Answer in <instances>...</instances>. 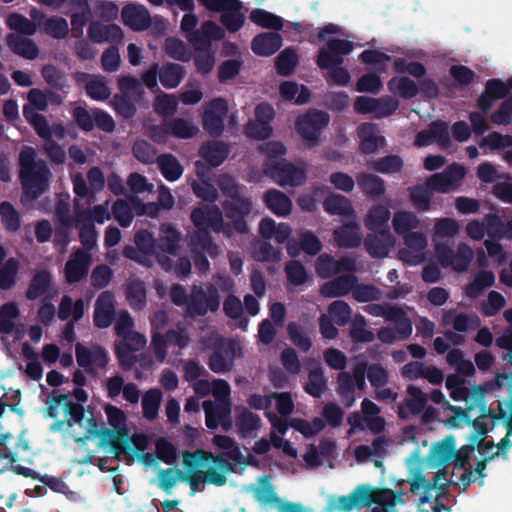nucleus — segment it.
<instances>
[{
  "instance_id": "obj_1",
  "label": "nucleus",
  "mask_w": 512,
  "mask_h": 512,
  "mask_svg": "<svg viewBox=\"0 0 512 512\" xmlns=\"http://www.w3.org/2000/svg\"><path fill=\"white\" fill-rule=\"evenodd\" d=\"M404 492H394L389 488L373 487L369 484H360L348 495L338 497L331 505L333 509L341 512H349L356 509L369 507L372 504L380 508H373L372 512H397L395 506L406 501Z\"/></svg>"
},
{
  "instance_id": "obj_2",
  "label": "nucleus",
  "mask_w": 512,
  "mask_h": 512,
  "mask_svg": "<svg viewBox=\"0 0 512 512\" xmlns=\"http://www.w3.org/2000/svg\"><path fill=\"white\" fill-rule=\"evenodd\" d=\"M218 186L225 199L221 205L225 216L232 221L233 228L240 234L248 232L245 218L252 211V200L243 195L245 186L238 183L231 175L223 174L219 177Z\"/></svg>"
},
{
  "instance_id": "obj_3",
  "label": "nucleus",
  "mask_w": 512,
  "mask_h": 512,
  "mask_svg": "<svg viewBox=\"0 0 512 512\" xmlns=\"http://www.w3.org/2000/svg\"><path fill=\"white\" fill-rule=\"evenodd\" d=\"M19 165L24 193L35 200L48 189L50 171L44 161H36V151L30 146L20 151Z\"/></svg>"
},
{
  "instance_id": "obj_4",
  "label": "nucleus",
  "mask_w": 512,
  "mask_h": 512,
  "mask_svg": "<svg viewBox=\"0 0 512 512\" xmlns=\"http://www.w3.org/2000/svg\"><path fill=\"white\" fill-rule=\"evenodd\" d=\"M445 478V469L439 470L431 479H427L420 471L415 472L412 479L409 480V483L410 491L413 494L419 493L420 490L422 491L418 505L430 503L435 499V505L432 507L433 512L448 510L444 504L438 501L440 495L444 493L451 484H454L451 481L441 482L445 480Z\"/></svg>"
},
{
  "instance_id": "obj_5",
  "label": "nucleus",
  "mask_w": 512,
  "mask_h": 512,
  "mask_svg": "<svg viewBox=\"0 0 512 512\" xmlns=\"http://www.w3.org/2000/svg\"><path fill=\"white\" fill-rule=\"evenodd\" d=\"M329 122L330 116L327 112L310 109L296 118L295 129L306 142L314 146L318 143L323 129L328 126Z\"/></svg>"
},
{
  "instance_id": "obj_6",
  "label": "nucleus",
  "mask_w": 512,
  "mask_h": 512,
  "mask_svg": "<svg viewBox=\"0 0 512 512\" xmlns=\"http://www.w3.org/2000/svg\"><path fill=\"white\" fill-rule=\"evenodd\" d=\"M105 413L107 415L109 425L116 431L103 429V435L109 437V443L112 451L116 455H120L125 452V449L129 444V438L125 428L126 415L120 408L113 405H107L105 407Z\"/></svg>"
},
{
  "instance_id": "obj_7",
  "label": "nucleus",
  "mask_w": 512,
  "mask_h": 512,
  "mask_svg": "<svg viewBox=\"0 0 512 512\" xmlns=\"http://www.w3.org/2000/svg\"><path fill=\"white\" fill-rule=\"evenodd\" d=\"M263 171L280 186H299L306 179L304 171L286 159L264 162Z\"/></svg>"
},
{
  "instance_id": "obj_8",
  "label": "nucleus",
  "mask_w": 512,
  "mask_h": 512,
  "mask_svg": "<svg viewBox=\"0 0 512 512\" xmlns=\"http://www.w3.org/2000/svg\"><path fill=\"white\" fill-rule=\"evenodd\" d=\"M228 103L224 98H214L206 103L202 114V126L212 137H219L225 129Z\"/></svg>"
},
{
  "instance_id": "obj_9",
  "label": "nucleus",
  "mask_w": 512,
  "mask_h": 512,
  "mask_svg": "<svg viewBox=\"0 0 512 512\" xmlns=\"http://www.w3.org/2000/svg\"><path fill=\"white\" fill-rule=\"evenodd\" d=\"M76 361L79 367L83 368L89 375H96V369H104L109 361L106 349L95 344L91 348L78 342L75 345Z\"/></svg>"
},
{
  "instance_id": "obj_10",
  "label": "nucleus",
  "mask_w": 512,
  "mask_h": 512,
  "mask_svg": "<svg viewBox=\"0 0 512 512\" xmlns=\"http://www.w3.org/2000/svg\"><path fill=\"white\" fill-rule=\"evenodd\" d=\"M204 288L202 285H193L189 294L187 313L192 317L205 316L208 312L215 313L219 310L221 297L218 289H212L208 295L207 304L204 305Z\"/></svg>"
},
{
  "instance_id": "obj_11",
  "label": "nucleus",
  "mask_w": 512,
  "mask_h": 512,
  "mask_svg": "<svg viewBox=\"0 0 512 512\" xmlns=\"http://www.w3.org/2000/svg\"><path fill=\"white\" fill-rule=\"evenodd\" d=\"M237 351V343L233 340H221L214 345L208 360L209 368L215 373H227L232 370Z\"/></svg>"
},
{
  "instance_id": "obj_12",
  "label": "nucleus",
  "mask_w": 512,
  "mask_h": 512,
  "mask_svg": "<svg viewBox=\"0 0 512 512\" xmlns=\"http://www.w3.org/2000/svg\"><path fill=\"white\" fill-rule=\"evenodd\" d=\"M466 174L465 168L458 164L448 165L442 172L435 173L427 179V185L436 192H450Z\"/></svg>"
},
{
  "instance_id": "obj_13",
  "label": "nucleus",
  "mask_w": 512,
  "mask_h": 512,
  "mask_svg": "<svg viewBox=\"0 0 512 512\" xmlns=\"http://www.w3.org/2000/svg\"><path fill=\"white\" fill-rule=\"evenodd\" d=\"M116 318V300L112 291L101 292L94 304L93 324L98 329H106Z\"/></svg>"
},
{
  "instance_id": "obj_14",
  "label": "nucleus",
  "mask_w": 512,
  "mask_h": 512,
  "mask_svg": "<svg viewBox=\"0 0 512 512\" xmlns=\"http://www.w3.org/2000/svg\"><path fill=\"white\" fill-rule=\"evenodd\" d=\"M356 262L353 258L344 256L336 260L332 255L324 253L315 262V271L321 279H328L340 272H354Z\"/></svg>"
},
{
  "instance_id": "obj_15",
  "label": "nucleus",
  "mask_w": 512,
  "mask_h": 512,
  "mask_svg": "<svg viewBox=\"0 0 512 512\" xmlns=\"http://www.w3.org/2000/svg\"><path fill=\"white\" fill-rule=\"evenodd\" d=\"M190 219L198 230H213L216 233L222 231L223 214L220 208L213 205H204L192 210Z\"/></svg>"
},
{
  "instance_id": "obj_16",
  "label": "nucleus",
  "mask_w": 512,
  "mask_h": 512,
  "mask_svg": "<svg viewBox=\"0 0 512 512\" xmlns=\"http://www.w3.org/2000/svg\"><path fill=\"white\" fill-rule=\"evenodd\" d=\"M91 262L92 256L90 253L82 249L74 251L64 266L66 281L69 284H74L86 278Z\"/></svg>"
},
{
  "instance_id": "obj_17",
  "label": "nucleus",
  "mask_w": 512,
  "mask_h": 512,
  "mask_svg": "<svg viewBox=\"0 0 512 512\" xmlns=\"http://www.w3.org/2000/svg\"><path fill=\"white\" fill-rule=\"evenodd\" d=\"M407 394L408 397L398 405V417L402 420H408L411 416L419 415L428 401L427 395L417 386L409 385Z\"/></svg>"
},
{
  "instance_id": "obj_18",
  "label": "nucleus",
  "mask_w": 512,
  "mask_h": 512,
  "mask_svg": "<svg viewBox=\"0 0 512 512\" xmlns=\"http://www.w3.org/2000/svg\"><path fill=\"white\" fill-rule=\"evenodd\" d=\"M364 239V246L372 258H384L388 255L395 239L390 230L371 231Z\"/></svg>"
},
{
  "instance_id": "obj_19",
  "label": "nucleus",
  "mask_w": 512,
  "mask_h": 512,
  "mask_svg": "<svg viewBox=\"0 0 512 512\" xmlns=\"http://www.w3.org/2000/svg\"><path fill=\"white\" fill-rule=\"evenodd\" d=\"M123 23L134 31H144L151 24L149 11L143 5L127 4L121 12Z\"/></svg>"
},
{
  "instance_id": "obj_20",
  "label": "nucleus",
  "mask_w": 512,
  "mask_h": 512,
  "mask_svg": "<svg viewBox=\"0 0 512 512\" xmlns=\"http://www.w3.org/2000/svg\"><path fill=\"white\" fill-rule=\"evenodd\" d=\"M28 449V441L22 436L0 433V460L17 462L20 459V454Z\"/></svg>"
},
{
  "instance_id": "obj_21",
  "label": "nucleus",
  "mask_w": 512,
  "mask_h": 512,
  "mask_svg": "<svg viewBox=\"0 0 512 512\" xmlns=\"http://www.w3.org/2000/svg\"><path fill=\"white\" fill-rule=\"evenodd\" d=\"M229 152V146L220 140L207 141L199 148V156L211 167H218L223 164Z\"/></svg>"
},
{
  "instance_id": "obj_22",
  "label": "nucleus",
  "mask_w": 512,
  "mask_h": 512,
  "mask_svg": "<svg viewBox=\"0 0 512 512\" xmlns=\"http://www.w3.org/2000/svg\"><path fill=\"white\" fill-rule=\"evenodd\" d=\"M322 247L320 239L312 231L306 230L299 234L298 241L288 242L287 252L291 257H296L300 250L314 256L322 250Z\"/></svg>"
},
{
  "instance_id": "obj_23",
  "label": "nucleus",
  "mask_w": 512,
  "mask_h": 512,
  "mask_svg": "<svg viewBox=\"0 0 512 512\" xmlns=\"http://www.w3.org/2000/svg\"><path fill=\"white\" fill-rule=\"evenodd\" d=\"M282 37L277 32H265L256 35L251 42V49L258 56L268 57L282 46Z\"/></svg>"
},
{
  "instance_id": "obj_24",
  "label": "nucleus",
  "mask_w": 512,
  "mask_h": 512,
  "mask_svg": "<svg viewBox=\"0 0 512 512\" xmlns=\"http://www.w3.org/2000/svg\"><path fill=\"white\" fill-rule=\"evenodd\" d=\"M357 281L354 274L341 275L324 283L320 288V293L327 298L345 296L353 290Z\"/></svg>"
},
{
  "instance_id": "obj_25",
  "label": "nucleus",
  "mask_w": 512,
  "mask_h": 512,
  "mask_svg": "<svg viewBox=\"0 0 512 512\" xmlns=\"http://www.w3.org/2000/svg\"><path fill=\"white\" fill-rule=\"evenodd\" d=\"M53 289L52 274L47 269L38 270L32 276L25 297L29 301L48 294Z\"/></svg>"
},
{
  "instance_id": "obj_26",
  "label": "nucleus",
  "mask_w": 512,
  "mask_h": 512,
  "mask_svg": "<svg viewBox=\"0 0 512 512\" xmlns=\"http://www.w3.org/2000/svg\"><path fill=\"white\" fill-rule=\"evenodd\" d=\"M181 241V233L170 223L162 225L161 234L156 238V254L176 255Z\"/></svg>"
},
{
  "instance_id": "obj_27",
  "label": "nucleus",
  "mask_w": 512,
  "mask_h": 512,
  "mask_svg": "<svg viewBox=\"0 0 512 512\" xmlns=\"http://www.w3.org/2000/svg\"><path fill=\"white\" fill-rule=\"evenodd\" d=\"M235 425L238 435L241 438H249L253 432L261 426V418L259 415L251 412L246 407L236 408Z\"/></svg>"
},
{
  "instance_id": "obj_28",
  "label": "nucleus",
  "mask_w": 512,
  "mask_h": 512,
  "mask_svg": "<svg viewBox=\"0 0 512 512\" xmlns=\"http://www.w3.org/2000/svg\"><path fill=\"white\" fill-rule=\"evenodd\" d=\"M7 45L14 54L28 60H34L39 55V48L35 42L20 34H9L7 36Z\"/></svg>"
},
{
  "instance_id": "obj_29",
  "label": "nucleus",
  "mask_w": 512,
  "mask_h": 512,
  "mask_svg": "<svg viewBox=\"0 0 512 512\" xmlns=\"http://www.w3.org/2000/svg\"><path fill=\"white\" fill-rule=\"evenodd\" d=\"M266 207L275 215L285 217L292 211V201L283 192L276 189H269L263 197Z\"/></svg>"
},
{
  "instance_id": "obj_30",
  "label": "nucleus",
  "mask_w": 512,
  "mask_h": 512,
  "mask_svg": "<svg viewBox=\"0 0 512 512\" xmlns=\"http://www.w3.org/2000/svg\"><path fill=\"white\" fill-rule=\"evenodd\" d=\"M334 239L341 248H356L362 240L360 227L355 222L345 223L334 231Z\"/></svg>"
},
{
  "instance_id": "obj_31",
  "label": "nucleus",
  "mask_w": 512,
  "mask_h": 512,
  "mask_svg": "<svg viewBox=\"0 0 512 512\" xmlns=\"http://www.w3.org/2000/svg\"><path fill=\"white\" fill-rule=\"evenodd\" d=\"M125 297L132 310H143L147 305V289L144 281L130 280L126 285Z\"/></svg>"
},
{
  "instance_id": "obj_32",
  "label": "nucleus",
  "mask_w": 512,
  "mask_h": 512,
  "mask_svg": "<svg viewBox=\"0 0 512 512\" xmlns=\"http://www.w3.org/2000/svg\"><path fill=\"white\" fill-rule=\"evenodd\" d=\"M510 213L511 216L506 223L495 213H489L484 216L489 238L512 240V212Z\"/></svg>"
},
{
  "instance_id": "obj_33",
  "label": "nucleus",
  "mask_w": 512,
  "mask_h": 512,
  "mask_svg": "<svg viewBox=\"0 0 512 512\" xmlns=\"http://www.w3.org/2000/svg\"><path fill=\"white\" fill-rule=\"evenodd\" d=\"M236 2L228 3V7L221 11L220 21L230 33L240 30L245 22V16L241 12L243 8L242 2L240 0H236Z\"/></svg>"
},
{
  "instance_id": "obj_34",
  "label": "nucleus",
  "mask_w": 512,
  "mask_h": 512,
  "mask_svg": "<svg viewBox=\"0 0 512 512\" xmlns=\"http://www.w3.org/2000/svg\"><path fill=\"white\" fill-rule=\"evenodd\" d=\"M357 134L360 139L359 149L361 153L371 154L377 150L379 140L382 138L377 135V128L374 124H360L357 129Z\"/></svg>"
},
{
  "instance_id": "obj_35",
  "label": "nucleus",
  "mask_w": 512,
  "mask_h": 512,
  "mask_svg": "<svg viewBox=\"0 0 512 512\" xmlns=\"http://www.w3.org/2000/svg\"><path fill=\"white\" fill-rule=\"evenodd\" d=\"M387 87L391 93L403 99H412L419 93L418 85L407 76L392 77Z\"/></svg>"
},
{
  "instance_id": "obj_36",
  "label": "nucleus",
  "mask_w": 512,
  "mask_h": 512,
  "mask_svg": "<svg viewBox=\"0 0 512 512\" xmlns=\"http://www.w3.org/2000/svg\"><path fill=\"white\" fill-rule=\"evenodd\" d=\"M279 94L283 100L294 101L298 105L309 101L311 93L305 85H298L292 81H284L279 87Z\"/></svg>"
},
{
  "instance_id": "obj_37",
  "label": "nucleus",
  "mask_w": 512,
  "mask_h": 512,
  "mask_svg": "<svg viewBox=\"0 0 512 512\" xmlns=\"http://www.w3.org/2000/svg\"><path fill=\"white\" fill-rule=\"evenodd\" d=\"M390 210L384 205H374L364 219L365 227L370 231L389 230L388 221L390 219Z\"/></svg>"
},
{
  "instance_id": "obj_38",
  "label": "nucleus",
  "mask_w": 512,
  "mask_h": 512,
  "mask_svg": "<svg viewBox=\"0 0 512 512\" xmlns=\"http://www.w3.org/2000/svg\"><path fill=\"white\" fill-rule=\"evenodd\" d=\"M357 183L362 192L373 199L385 193V182L377 175L362 173L357 177Z\"/></svg>"
},
{
  "instance_id": "obj_39",
  "label": "nucleus",
  "mask_w": 512,
  "mask_h": 512,
  "mask_svg": "<svg viewBox=\"0 0 512 512\" xmlns=\"http://www.w3.org/2000/svg\"><path fill=\"white\" fill-rule=\"evenodd\" d=\"M184 75V68L176 63H165L159 69V80L166 89L176 88L183 80Z\"/></svg>"
},
{
  "instance_id": "obj_40",
  "label": "nucleus",
  "mask_w": 512,
  "mask_h": 512,
  "mask_svg": "<svg viewBox=\"0 0 512 512\" xmlns=\"http://www.w3.org/2000/svg\"><path fill=\"white\" fill-rule=\"evenodd\" d=\"M324 210L330 215L349 217L354 213L351 201L340 194H332L323 201Z\"/></svg>"
},
{
  "instance_id": "obj_41",
  "label": "nucleus",
  "mask_w": 512,
  "mask_h": 512,
  "mask_svg": "<svg viewBox=\"0 0 512 512\" xmlns=\"http://www.w3.org/2000/svg\"><path fill=\"white\" fill-rule=\"evenodd\" d=\"M337 387L336 392L341 398L342 402L346 407H351L354 405L356 401L355 397V385L353 382V377L351 373L346 371H341L337 375Z\"/></svg>"
},
{
  "instance_id": "obj_42",
  "label": "nucleus",
  "mask_w": 512,
  "mask_h": 512,
  "mask_svg": "<svg viewBox=\"0 0 512 512\" xmlns=\"http://www.w3.org/2000/svg\"><path fill=\"white\" fill-rule=\"evenodd\" d=\"M349 336L353 343H370L375 339L374 333L367 328V321L361 314H357L351 320Z\"/></svg>"
},
{
  "instance_id": "obj_43",
  "label": "nucleus",
  "mask_w": 512,
  "mask_h": 512,
  "mask_svg": "<svg viewBox=\"0 0 512 512\" xmlns=\"http://www.w3.org/2000/svg\"><path fill=\"white\" fill-rule=\"evenodd\" d=\"M157 164L163 177L170 182L178 180L183 173V167L172 154H161L157 157Z\"/></svg>"
},
{
  "instance_id": "obj_44",
  "label": "nucleus",
  "mask_w": 512,
  "mask_h": 512,
  "mask_svg": "<svg viewBox=\"0 0 512 512\" xmlns=\"http://www.w3.org/2000/svg\"><path fill=\"white\" fill-rule=\"evenodd\" d=\"M409 195L411 202L418 211L426 212L431 209L433 190L427 185V182L410 187Z\"/></svg>"
},
{
  "instance_id": "obj_45",
  "label": "nucleus",
  "mask_w": 512,
  "mask_h": 512,
  "mask_svg": "<svg viewBox=\"0 0 512 512\" xmlns=\"http://www.w3.org/2000/svg\"><path fill=\"white\" fill-rule=\"evenodd\" d=\"M253 497L260 504H275V506L281 500L271 484V477L269 475L260 478L259 486L253 489Z\"/></svg>"
},
{
  "instance_id": "obj_46",
  "label": "nucleus",
  "mask_w": 512,
  "mask_h": 512,
  "mask_svg": "<svg viewBox=\"0 0 512 512\" xmlns=\"http://www.w3.org/2000/svg\"><path fill=\"white\" fill-rule=\"evenodd\" d=\"M392 224L395 233L402 236L417 229L420 226V220L414 212L398 211L393 216Z\"/></svg>"
},
{
  "instance_id": "obj_47",
  "label": "nucleus",
  "mask_w": 512,
  "mask_h": 512,
  "mask_svg": "<svg viewBox=\"0 0 512 512\" xmlns=\"http://www.w3.org/2000/svg\"><path fill=\"white\" fill-rule=\"evenodd\" d=\"M289 424L290 427L301 433L307 439L314 437L325 427V422L319 417L313 418L311 422L303 418H292Z\"/></svg>"
},
{
  "instance_id": "obj_48",
  "label": "nucleus",
  "mask_w": 512,
  "mask_h": 512,
  "mask_svg": "<svg viewBox=\"0 0 512 512\" xmlns=\"http://www.w3.org/2000/svg\"><path fill=\"white\" fill-rule=\"evenodd\" d=\"M20 262L11 257L0 267V290H9L17 282Z\"/></svg>"
},
{
  "instance_id": "obj_49",
  "label": "nucleus",
  "mask_w": 512,
  "mask_h": 512,
  "mask_svg": "<svg viewBox=\"0 0 512 512\" xmlns=\"http://www.w3.org/2000/svg\"><path fill=\"white\" fill-rule=\"evenodd\" d=\"M20 310L16 302H7L0 307V332L11 334L15 329V320Z\"/></svg>"
},
{
  "instance_id": "obj_50",
  "label": "nucleus",
  "mask_w": 512,
  "mask_h": 512,
  "mask_svg": "<svg viewBox=\"0 0 512 512\" xmlns=\"http://www.w3.org/2000/svg\"><path fill=\"white\" fill-rule=\"evenodd\" d=\"M495 282V275L490 270H481L466 287V295L470 298L478 297L484 289L491 287Z\"/></svg>"
},
{
  "instance_id": "obj_51",
  "label": "nucleus",
  "mask_w": 512,
  "mask_h": 512,
  "mask_svg": "<svg viewBox=\"0 0 512 512\" xmlns=\"http://www.w3.org/2000/svg\"><path fill=\"white\" fill-rule=\"evenodd\" d=\"M167 128L171 135L181 139L192 138L199 132V128L191 120L184 118L172 119Z\"/></svg>"
},
{
  "instance_id": "obj_52",
  "label": "nucleus",
  "mask_w": 512,
  "mask_h": 512,
  "mask_svg": "<svg viewBox=\"0 0 512 512\" xmlns=\"http://www.w3.org/2000/svg\"><path fill=\"white\" fill-rule=\"evenodd\" d=\"M162 392L158 388L149 389L142 398L143 416L147 420H154L158 415V410L162 400Z\"/></svg>"
},
{
  "instance_id": "obj_53",
  "label": "nucleus",
  "mask_w": 512,
  "mask_h": 512,
  "mask_svg": "<svg viewBox=\"0 0 512 512\" xmlns=\"http://www.w3.org/2000/svg\"><path fill=\"white\" fill-rule=\"evenodd\" d=\"M446 388L450 393V397L454 401L468 402L470 398V390L465 385V380L458 374H450L446 378Z\"/></svg>"
},
{
  "instance_id": "obj_54",
  "label": "nucleus",
  "mask_w": 512,
  "mask_h": 512,
  "mask_svg": "<svg viewBox=\"0 0 512 512\" xmlns=\"http://www.w3.org/2000/svg\"><path fill=\"white\" fill-rule=\"evenodd\" d=\"M327 388L323 370L320 367L311 369L308 373V382L304 390L314 398H320Z\"/></svg>"
},
{
  "instance_id": "obj_55",
  "label": "nucleus",
  "mask_w": 512,
  "mask_h": 512,
  "mask_svg": "<svg viewBox=\"0 0 512 512\" xmlns=\"http://www.w3.org/2000/svg\"><path fill=\"white\" fill-rule=\"evenodd\" d=\"M164 335L168 346H176L180 350L187 348L191 342L188 327L183 322H178L176 328L167 330Z\"/></svg>"
},
{
  "instance_id": "obj_56",
  "label": "nucleus",
  "mask_w": 512,
  "mask_h": 512,
  "mask_svg": "<svg viewBox=\"0 0 512 512\" xmlns=\"http://www.w3.org/2000/svg\"><path fill=\"white\" fill-rule=\"evenodd\" d=\"M0 218L7 232L14 233L19 230L21 226L20 215L10 202L3 201L0 203Z\"/></svg>"
},
{
  "instance_id": "obj_57",
  "label": "nucleus",
  "mask_w": 512,
  "mask_h": 512,
  "mask_svg": "<svg viewBox=\"0 0 512 512\" xmlns=\"http://www.w3.org/2000/svg\"><path fill=\"white\" fill-rule=\"evenodd\" d=\"M297 64V53L291 48H286L277 56L275 61V69L279 75L289 76L293 73Z\"/></svg>"
},
{
  "instance_id": "obj_58",
  "label": "nucleus",
  "mask_w": 512,
  "mask_h": 512,
  "mask_svg": "<svg viewBox=\"0 0 512 512\" xmlns=\"http://www.w3.org/2000/svg\"><path fill=\"white\" fill-rule=\"evenodd\" d=\"M404 166V161L399 155L391 154L381 157L373 162L372 168L382 174L399 173Z\"/></svg>"
},
{
  "instance_id": "obj_59",
  "label": "nucleus",
  "mask_w": 512,
  "mask_h": 512,
  "mask_svg": "<svg viewBox=\"0 0 512 512\" xmlns=\"http://www.w3.org/2000/svg\"><path fill=\"white\" fill-rule=\"evenodd\" d=\"M186 475L182 470L175 468L160 469L158 472V487L170 494L178 481H184Z\"/></svg>"
},
{
  "instance_id": "obj_60",
  "label": "nucleus",
  "mask_w": 512,
  "mask_h": 512,
  "mask_svg": "<svg viewBox=\"0 0 512 512\" xmlns=\"http://www.w3.org/2000/svg\"><path fill=\"white\" fill-rule=\"evenodd\" d=\"M6 23L11 30L22 35L32 36L37 31V24L19 13H11Z\"/></svg>"
},
{
  "instance_id": "obj_61",
  "label": "nucleus",
  "mask_w": 512,
  "mask_h": 512,
  "mask_svg": "<svg viewBox=\"0 0 512 512\" xmlns=\"http://www.w3.org/2000/svg\"><path fill=\"white\" fill-rule=\"evenodd\" d=\"M250 20L263 28L280 30L283 27V21L279 16L264 9L253 10L250 14Z\"/></svg>"
},
{
  "instance_id": "obj_62",
  "label": "nucleus",
  "mask_w": 512,
  "mask_h": 512,
  "mask_svg": "<svg viewBox=\"0 0 512 512\" xmlns=\"http://www.w3.org/2000/svg\"><path fill=\"white\" fill-rule=\"evenodd\" d=\"M41 75L52 89L62 91L68 85L64 73L52 64L44 65L41 69Z\"/></svg>"
},
{
  "instance_id": "obj_63",
  "label": "nucleus",
  "mask_w": 512,
  "mask_h": 512,
  "mask_svg": "<svg viewBox=\"0 0 512 512\" xmlns=\"http://www.w3.org/2000/svg\"><path fill=\"white\" fill-rule=\"evenodd\" d=\"M134 243L144 256L156 255V238L147 229H139L135 232Z\"/></svg>"
},
{
  "instance_id": "obj_64",
  "label": "nucleus",
  "mask_w": 512,
  "mask_h": 512,
  "mask_svg": "<svg viewBox=\"0 0 512 512\" xmlns=\"http://www.w3.org/2000/svg\"><path fill=\"white\" fill-rule=\"evenodd\" d=\"M490 121L499 126H507L512 123V94L508 95L498 109L490 115Z\"/></svg>"
}]
</instances>
